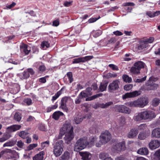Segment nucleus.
I'll return each instance as SVG.
<instances>
[{"label":"nucleus","instance_id":"nucleus-1","mask_svg":"<svg viewBox=\"0 0 160 160\" xmlns=\"http://www.w3.org/2000/svg\"><path fill=\"white\" fill-rule=\"evenodd\" d=\"M73 128L70 123H65L60 130L59 138H61L62 136L65 134L64 138V140L66 143L69 144L71 141L74 138V134L73 132Z\"/></svg>","mask_w":160,"mask_h":160},{"label":"nucleus","instance_id":"nucleus-2","mask_svg":"<svg viewBox=\"0 0 160 160\" xmlns=\"http://www.w3.org/2000/svg\"><path fill=\"white\" fill-rule=\"evenodd\" d=\"M148 99L147 97H142L134 101L128 102L127 105L130 107L142 108L148 103Z\"/></svg>","mask_w":160,"mask_h":160},{"label":"nucleus","instance_id":"nucleus-3","mask_svg":"<svg viewBox=\"0 0 160 160\" xmlns=\"http://www.w3.org/2000/svg\"><path fill=\"white\" fill-rule=\"evenodd\" d=\"M88 146V141L87 138L84 137L78 139L75 145L74 150L78 152Z\"/></svg>","mask_w":160,"mask_h":160},{"label":"nucleus","instance_id":"nucleus-4","mask_svg":"<svg viewBox=\"0 0 160 160\" xmlns=\"http://www.w3.org/2000/svg\"><path fill=\"white\" fill-rule=\"evenodd\" d=\"M21 127V125L16 124L8 127L7 128L6 132L3 134L2 137L6 141L7 140L11 137L10 133L19 130Z\"/></svg>","mask_w":160,"mask_h":160},{"label":"nucleus","instance_id":"nucleus-5","mask_svg":"<svg viewBox=\"0 0 160 160\" xmlns=\"http://www.w3.org/2000/svg\"><path fill=\"white\" fill-rule=\"evenodd\" d=\"M63 141L62 140L58 141L56 142L53 147V153L54 155L58 157L62 154L63 150Z\"/></svg>","mask_w":160,"mask_h":160},{"label":"nucleus","instance_id":"nucleus-6","mask_svg":"<svg viewBox=\"0 0 160 160\" xmlns=\"http://www.w3.org/2000/svg\"><path fill=\"white\" fill-rule=\"evenodd\" d=\"M111 138L110 133L107 130L102 132L100 136V141L102 144H106Z\"/></svg>","mask_w":160,"mask_h":160},{"label":"nucleus","instance_id":"nucleus-7","mask_svg":"<svg viewBox=\"0 0 160 160\" xmlns=\"http://www.w3.org/2000/svg\"><path fill=\"white\" fill-rule=\"evenodd\" d=\"M141 112L143 120H151L156 117L155 113L152 111L146 110Z\"/></svg>","mask_w":160,"mask_h":160},{"label":"nucleus","instance_id":"nucleus-8","mask_svg":"<svg viewBox=\"0 0 160 160\" xmlns=\"http://www.w3.org/2000/svg\"><path fill=\"white\" fill-rule=\"evenodd\" d=\"M120 81L119 80H115L110 83L108 87V92H114L119 88V84Z\"/></svg>","mask_w":160,"mask_h":160},{"label":"nucleus","instance_id":"nucleus-9","mask_svg":"<svg viewBox=\"0 0 160 160\" xmlns=\"http://www.w3.org/2000/svg\"><path fill=\"white\" fill-rule=\"evenodd\" d=\"M115 109L116 111L121 113L129 114L131 112L129 108L124 105H117L115 106Z\"/></svg>","mask_w":160,"mask_h":160},{"label":"nucleus","instance_id":"nucleus-10","mask_svg":"<svg viewBox=\"0 0 160 160\" xmlns=\"http://www.w3.org/2000/svg\"><path fill=\"white\" fill-rule=\"evenodd\" d=\"M141 92L140 90L135 91L132 92L127 93L122 96L123 99L129 98H133L138 97L141 95Z\"/></svg>","mask_w":160,"mask_h":160},{"label":"nucleus","instance_id":"nucleus-11","mask_svg":"<svg viewBox=\"0 0 160 160\" xmlns=\"http://www.w3.org/2000/svg\"><path fill=\"white\" fill-rule=\"evenodd\" d=\"M92 56H88L84 57L75 58L72 62L73 63H78L80 62H84L92 59L93 58Z\"/></svg>","mask_w":160,"mask_h":160},{"label":"nucleus","instance_id":"nucleus-12","mask_svg":"<svg viewBox=\"0 0 160 160\" xmlns=\"http://www.w3.org/2000/svg\"><path fill=\"white\" fill-rule=\"evenodd\" d=\"M113 148L118 151L124 150L125 148V141H122L121 142L114 143Z\"/></svg>","mask_w":160,"mask_h":160},{"label":"nucleus","instance_id":"nucleus-13","mask_svg":"<svg viewBox=\"0 0 160 160\" xmlns=\"http://www.w3.org/2000/svg\"><path fill=\"white\" fill-rule=\"evenodd\" d=\"M151 78H149L146 83V88L148 90H154L157 89L158 87V84L154 83L151 80Z\"/></svg>","mask_w":160,"mask_h":160},{"label":"nucleus","instance_id":"nucleus-14","mask_svg":"<svg viewBox=\"0 0 160 160\" xmlns=\"http://www.w3.org/2000/svg\"><path fill=\"white\" fill-rule=\"evenodd\" d=\"M160 145V141L158 140H152L149 143V147L151 149H155L158 148Z\"/></svg>","mask_w":160,"mask_h":160},{"label":"nucleus","instance_id":"nucleus-15","mask_svg":"<svg viewBox=\"0 0 160 160\" xmlns=\"http://www.w3.org/2000/svg\"><path fill=\"white\" fill-rule=\"evenodd\" d=\"M90 116L86 115H82L81 114H79L77 116L75 117L74 118V122L77 124H78L80 122H81L83 118H90Z\"/></svg>","mask_w":160,"mask_h":160},{"label":"nucleus","instance_id":"nucleus-16","mask_svg":"<svg viewBox=\"0 0 160 160\" xmlns=\"http://www.w3.org/2000/svg\"><path fill=\"white\" fill-rule=\"evenodd\" d=\"M20 48L21 51L23 52L26 55H28L30 51V49L28 45L23 43H21Z\"/></svg>","mask_w":160,"mask_h":160},{"label":"nucleus","instance_id":"nucleus-17","mask_svg":"<svg viewBox=\"0 0 160 160\" xmlns=\"http://www.w3.org/2000/svg\"><path fill=\"white\" fill-rule=\"evenodd\" d=\"M138 133V130L137 128H133L130 130V132L128 133V137L129 138H133L137 135Z\"/></svg>","mask_w":160,"mask_h":160},{"label":"nucleus","instance_id":"nucleus-18","mask_svg":"<svg viewBox=\"0 0 160 160\" xmlns=\"http://www.w3.org/2000/svg\"><path fill=\"white\" fill-rule=\"evenodd\" d=\"M150 135L149 132L147 131L140 132L138 135V138L140 140H143L147 138Z\"/></svg>","mask_w":160,"mask_h":160},{"label":"nucleus","instance_id":"nucleus-19","mask_svg":"<svg viewBox=\"0 0 160 160\" xmlns=\"http://www.w3.org/2000/svg\"><path fill=\"white\" fill-rule=\"evenodd\" d=\"M80 155L83 160H90L91 154L88 152H81Z\"/></svg>","mask_w":160,"mask_h":160},{"label":"nucleus","instance_id":"nucleus-20","mask_svg":"<svg viewBox=\"0 0 160 160\" xmlns=\"http://www.w3.org/2000/svg\"><path fill=\"white\" fill-rule=\"evenodd\" d=\"M152 137L160 138V128H157L154 129L152 132Z\"/></svg>","mask_w":160,"mask_h":160},{"label":"nucleus","instance_id":"nucleus-21","mask_svg":"<svg viewBox=\"0 0 160 160\" xmlns=\"http://www.w3.org/2000/svg\"><path fill=\"white\" fill-rule=\"evenodd\" d=\"M44 155L43 152H40L33 157V160H43Z\"/></svg>","mask_w":160,"mask_h":160},{"label":"nucleus","instance_id":"nucleus-22","mask_svg":"<svg viewBox=\"0 0 160 160\" xmlns=\"http://www.w3.org/2000/svg\"><path fill=\"white\" fill-rule=\"evenodd\" d=\"M90 142H88V147H90L94 145V142L97 139V138L95 136L93 137H91L90 138Z\"/></svg>","mask_w":160,"mask_h":160},{"label":"nucleus","instance_id":"nucleus-23","mask_svg":"<svg viewBox=\"0 0 160 160\" xmlns=\"http://www.w3.org/2000/svg\"><path fill=\"white\" fill-rule=\"evenodd\" d=\"M134 120L137 122H140L143 120L141 112L136 113L134 117Z\"/></svg>","mask_w":160,"mask_h":160},{"label":"nucleus","instance_id":"nucleus-24","mask_svg":"<svg viewBox=\"0 0 160 160\" xmlns=\"http://www.w3.org/2000/svg\"><path fill=\"white\" fill-rule=\"evenodd\" d=\"M137 153L141 155H147L148 153V151L147 148H142L139 149L137 151Z\"/></svg>","mask_w":160,"mask_h":160},{"label":"nucleus","instance_id":"nucleus-25","mask_svg":"<svg viewBox=\"0 0 160 160\" xmlns=\"http://www.w3.org/2000/svg\"><path fill=\"white\" fill-rule=\"evenodd\" d=\"M70 157V153L68 151H65L60 157V160H68Z\"/></svg>","mask_w":160,"mask_h":160},{"label":"nucleus","instance_id":"nucleus-26","mask_svg":"<svg viewBox=\"0 0 160 160\" xmlns=\"http://www.w3.org/2000/svg\"><path fill=\"white\" fill-rule=\"evenodd\" d=\"M134 66H135L140 71L141 68L144 67L145 64L142 61H139L135 62L134 64Z\"/></svg>","mask_w":160,"mask_h":160},{"label":"nucleus","instance_id":"nucleus-27","mask_svg":"<svg viewBox=\"0 0 160 160\" xmlns=\"http://www.w3.org/2000/svg\"><path fill=\"white\" fill-rule=\"evenodd\" d=\"M63 114L62 112L58 111L54 112L52 115V118L56 120H58L60 117L63 116Z\"/></svg>","mask_w":160,"mask_h":160},{"label":"nucleus","instance_id":"nucleus-28","mask_svg":"<svg viewBox=\"0 0 160 160\" xmlns=\"http://www.w3.org/2000/svg\"><path fill=\"white\" fill-rule=\"evenodd\" d=\"M16 142V140H12L3 144V147H11L14 146Z\"/></svg>","mask_w":160,"mask_h":160},{"label":"nucleus","instance_id":"nucleus-29","mask_svg":"<svg viewBox=\"0 0 160 160\" xmlns=\"http://www.w3.org/2000/svg\"><path fill=\"white\" fill-rule=\"evenodd\" d=\"M113 104L112 102L110 101L106 103L105 104L103 103L99 104H98V107L102 108H108L110 106Z\"/></svg>","mask_w":160,"mask_h":160},{"label":"nucleus","instance_id":"nucleus-30","mask_svg":"<svg viewBox=\"0 0 160 160\" xmlns=\"http://www.w3.org/2000/svg\"><path fill=\"white\" fill-rule=\"evenodd\" d=\"M102 95V93L97 94L96 95H94L92 96L87 98L86 99V101H91L94 99L97 98L98 97H101Z\"/></svg>","mask_w":160,"mask_h":160},{"label":"nucleus","instance_id":"nucleus-31","mask_svg":"<svg viewBox=\"0 0 160 160\" xmlns=\"http://www.w3.org/2000/svg\"><path fill=\"white\" fill-rule=\"evenodd\" d=\"M122 78L123 81L126 82L130 83L132 81V79L126 74H124L122 76Z\"/></svg>","mask_w":160,"mask_h":160},{"label":"nucleus","instance_id":"nucleus-32","mask_svg":"<svg viewBox=\"0 0 160 160\" xmlns=\"http://www.w3.org/2000/svg\"><path fill=\"white\" fill-rule=\"evenodd\" d=\"M109 156L108 153L106 152H101L99 154V158L100 159L103 160L104 159L108 158Z\"/></svg>","mask_w":160,"mask_h":160},{"label":"nucleus","instance_id":"nucleus-33","mask_svg":"<svg viewBox=\"0 0 160 160\" xmlns=\"http://www.w3.org/2000/svg\"><path fill=\"white\" fill-rule=\"evenodd\" d=\"M147 46V44L143 40L140 42L138 47V49L139 50H142L146 48Z\"/></svg>","mask_w":160,"mask_h":160},{"label":"nucleus","instance_id":"nucleus-34","mask_svg":"<svg viewBox=\"0 0 160 160\" xmlns=\"http://www.w3.org/2000/svg\"><path fill=\"white\" fill-rule=\"evenodd\" d=\"M108 83L107 82L101 83L99 87L100 91L102 92L106 90Z\"/></svg>","mask_w":160,"mask_h":160},{"label":"nucleus","instance_id":"nucleus-35","mask_svg":"<svg viewBox=\"0 0 160 160\" xmlns=\"http://www.w3.org/2000/svg\"><path fill=\"white\" fill-rule=\"evenodd\" d=\"M131 72L133 74H137L140 73V70L138 69L135 66L132 67L130 69Z\"/></svg>","mask_w":160,"mask_h":160},{"label":"nucleus","instance_id":"nucleus-36","mask_svg":"<svg viewBox=\"0 0 160 160\" xmlns=\"http://www.w3.org/2000/svg\"><path fill=\"white\" fill-rule=\"evenodd\" d=\"M81 96V97L83 99L84 98H85L88 97V96H90V93L89 92H87L85 91H82L81 92L80 94H79Z\"/></svg>","mask_w":160,"mask_h":160},{"label":"nucleus","instance_id":"nucleus-37","mask_svg":"<svg viewBox=\"0 0 160 160\" xmlns=\"http://www.w3.org/2000/svg\"><path fill=\"white\" fill-rule=\"evenodd\" d=\"M90 132L93 134H96L99 132V129L97 127H91L89 130Z\"/></svg>","mask_w":160,"mask_h":160},{"label":"nucleus","instance_id":"nucleus-38","mask_svg":"<svg viewBox=\"0 0 160 160\" xmlns=\"http://www.w3.org/2000/svg\"><path fill=\"white\" fill-rule=\"evenodd\" d=\"M160 103V100L158 98H155L152 100V105L154 107L157 106Z\"/></svg>","mask_w":160,"mask_h":160},{"label":"nucleus","instance_id":"nucleus-39","mask_svg":"<svg viewBox=\"0 0 160 160\" xmlns=\"http://www.w3.org/2000/svg\"><path fill=\"white\" fill-rule=\"evenodd\" d=\"M62 90V89L59 91L58 92L56 93L55 94V95L52 97V101L53 102V101L56 100L60 96V95L61 94V90Z\"/></svg>","mask_w":160,"mask_h":160},{"label":"nucleus","instance_id":"nucleus-40","mask_svg":"<svg viewBox=\"0 0 160 160\" xmlns=\"http://www.w3.org/2000/svg\"><path fill=\"white\" fill-rule=\"evenodd\" d=\"M22 118L21 114L19 112L16 113L14 115V119L18 121L19 122Z\"/></svg>","mask_w":160,"mask_h":160},{"label":"nucleus","instance_id":"nucleus-41","mask_svg":"<svg viewBox=\"0 0 160 160\" xmlns=\"http://www.w3.org/2000/svg\"><path fill=\"white\" fill-rule=\"evenodd\" d=\"M117 76V74L115 72L108 73L106 75V78H115Z\"/></svg>","mask_w":160,"mask_h":160},{"label":"nucleus","instance_id":"nucleus-42","mask_svg":"<svg viewBox=\"0 0 160 160\" xmlns=\"http://www.w3.org/2000/svg\"><path fill=\"white\" fill-rule=\"evenodd\" d=\"M67 76L68 78V79L70 83H71L73 81V78H72V74L71 72H68L67 73Z\"/></svg>","mask_w":160,"mask_h":160},{"label":"nucleus","instance_id":"nucleus-43","mask_svg":"<svg viewBox=\"0 0 160 160\" xmlns=\"http://www.w3.org/2000/svg\"><path fill=\"white\" fill-rule=\"evenodd\" d=\"M28 134L27 132L22 131L19 133V135L20 137L24 139L27 137V135Z\"/></svg>","mask_w":160,"mask_h":160},{"label":"nucleus","instance_id":"nucleus-44","mask_svg":"<svg viewBox=\"0 0 160 160\" xmlns=\"http://www.w3.org/2000/svg\"><path fill=\"white\" fill-rule=\"evenodd\" d=\"M22 74L23 76L22 78L23 79H27L30 76L27 70L24 71L22 73Z\"/></svg>","mask_w":160,"mask_h":160},{"label":"nucleus","instance_id":"nucleus-45","mask_svg":"<svg viewBox=\"0 0 160 160\" xmlns=\"http://www.w3.org/2000/svg\"><path fill=\"white\" fill-rule=\"evenodd\" d=\"M119 121L120 122V125L121 126H123L125 123V118L124 117H121L119 118Z\"/></svg>","mask_w":160,"mask_h":160},{"label":"nucleus","instance_id":"nucleus-46","mask_svg":"<svg viewBox=\"0 0 160 160\" xmlns=\"http://www.w3.org/2000/svg\"><path fill=\"white\" fill-rule=\"evenodd\" d=\"M41 46L43 48H48L50 46V44L47 41H44L42 42Z\"/></svg>","mask_w":160,"mask_h":160},{"label":"nucleus","instance_id":"nucleus-47","mask_svg":"<svg viewBox=\"0 0 160 160\" xmlns=\"http://www.w3.org/2000/svg\"><path fill=\"white\" fill-rule=\"evenodd\" d=\"M154 38L153 37H150L148 38L144 39V42L148 44V43H151L154 41Z\"/></svg>","mask_w":160,"mask_h":160},{"label":"nucleus","instance_id":"nucleus-48","mask_svg":"<svg viewBox=\"0 0 160 160\" xmlns=\"http://www.w3.org/2000/svg\"><path fill=\"white\" fill-rule=\"evenodd\" d=\"M38 146L37 143H33L30 144L27 147V150L28 151Z\"/></svg>","mask_w":160,"mask_h":160},{"label":"nucleus","instance_id":"nucleus-49","mask_svg":"<svg viewBox=\"0 0 160 160\" xmlns=\"http://www.w3.org/2000/svg\"><path fill=\"white\" fill-rule=\"evenodd\" d=\"M49 141H47L45 142H43L41 143V146L42 148H44L45 147H48L49 146Z\"/></svg>","mask_w":160,"mask_h":160},{"label":"nucleus","instance_id":"nucleus-50","mask_svg":"<svg viewBox=\"0 0 160 160\" xmlns=\"http://www.w3.org/2000/svg\"><path fill=\"white\" fill-rule=\"evenodd\" d=\"M102 33L101 31L100 30L97 31L93 32V36L94 37L96 38L100 35Z\"/></svg>","mask_w":160,"mask_h":160},{"label":"nucleus","instance_id":"nucleus-51","mask_svg":"<svg viewBox=\"0 0 160 160\" xmlns=\"http://www.w3.org/2000/svg\"><path fill=\"white\" fill-rule=\"evenodd\" d=\"M132 84H128L125 85L124 87V88L125 90L128 91L132 89Z\"/></svg>","mask_w":160,"mask_h":160},{"label":"nucleus","instance_id":"nucleus-52","mask_svg":"<svg viewBox=\"0 0 160 160\" xmlns=\"http://www.w3.org/2000/svg\"><path fill=\"white\" fill-rule=\"evenodd\" d=\"M108 67L113 70L118 71L119 70L118 67L113 64H110L108 65Z\"/></svg>","mask_w":160,"mask_h":160},{"label":"nucleus","instance_id":"nucleus-53","mask_svg":"<svg viewBox=\"0 0 160 160\" xmlns=\"http://www.w3.org/2000/svg\"><path fill=\"white\" fill-rule=\"evenodd\" d=\"M155 157L157 160H160V149L157 151L154 154Z\"/></svg>","mask_w":160,"mask_h":160},{"label":"nucleus","instance_id":"nucleus-54","mask_svg":"<svg viewBox=\"0 0 160 160\" xmlns=\"http://www.w3.org/2000/svg\"><path fill=\"white\" fill-rule=\"evenodd\" d=\"M17 146L21 148H23L24 146V143L21 140L18 141L17 144Z\"/></svg>","mask_w":160,"mask_h":160},{"label":"nucleus","instance_id":"nucleus-55","mask_svg":"<svg viewBox=\"0 0 160 160\" xmlns=\"http://www.w3.org/2000/svg\"><path fill=\"white\" fill-rule=\"evenodd\" d=\"M82 99L81 96L79 95L75 99V103L76 104H79L81 102Z\"/></svg>","mask_w":160,"mask_h":160},{"label":"nucleus","instance_id":"nucleus-56","mask_svg":"<svg viewBox=\"0 0 160 160\" xmlns=\"http://www.w3.org/2000/svg\"><path fill=\"white\" fill-rule=\"evenodd\" d=\"M24 102L25 103H26L28 105H30L32 104V100L29 98H27L25 99Z\"/></svg>","mask_w":160,"mask_h":160},{"label":"nucleus","instance_id":"nucleus-57","mask_svg":"<svg viewBox=\"0 0 160 160\" xmlns=\"http://www.w3.org/2000/svg\"><path fill=\"white\" fill-rule=\"evenodd\" d=\"M8 62L15 65H17L20 63V61L18 60H10Z\"/></svg>","mask_w":160,"mask_h":160},{"label":"nucleus","instance_id":"nucleus-58","mask_svg":"<svg viewBox=\"0 0 160 160\" xmlns=\"http://www.w3.org/2000/svg\"><path fill=\"white\" fill-rule=\"evenodd\" d=\"M147 127V125L145 124H140L138 127V129L139 130H144Z\"/></svg>","mask_w":160,"mask_h":160},{"label":"nucleus","instance_id":"nucleus-59","mask_svg":"<svg viewBox=\"0 0 160 160\" xmlns=\"http://www.w3.org/2000/svg\"><path fill=\"white\" fill-rule=\"evenodd\" d=\"M16 5V3L14 2H12V4L10 5H7L6 7L8 9H11L14 7Z\"/></svg>","mask_w":160,"mask_h":160},{"label":"nucleus","instance_id":"nucleus-60","mask_svg":"<svg viewBox=\"0 0 160 160\" xmlns=\"http://www.w3.org/2000/svg\"><path fill=\"white\" fill-rule=\"evenodd\" d=\"M146 77L145 76V77H144L143 78H141L136 79V80L135 82H138V83L142 82L145 81L146 80Z\"/></svg>","mask_w":160,"mask_h":160},{"label":"nucleus","instance_id":"nucleus-61","mask_svg":"<svg viewBox=\"0 0 160 160\" xmlns=\"http://www.w3.org/2000/svg\"><path fill=\"white\" fill-rule=\"evenodd\" d=\"M45 67L44 65H40L38 68V69L39 71L41 72H44L45 71Z\"/></svg>","mask_w":160,"mask_h":160},{"label":"nucleus","instance_id":"nucleus-62","mask_svg":"<svg viewBox=\"0 0 160 160\" xmlns=\"http://www.w3.org/2000/svg\"><path fill=\"white\" fill-rule=\"evenodd\" d=\"M146 15L148 16L150 18H153L155 17L154 12L151 11H148L146 12Z\"/></svg>","mask_w":160,"mask_h":160},{"label":"nucleus","instance_id":"nucleus-63","mask_svg":"<svg viewBox=\"0 0 160 160\" xmlns=\"http://www.w3.org/2000/svg\"><path fill=\"white\" fill-rule=\"evenodd\" d=\"M116 41L115 38L113 37L111 38L110 40L107 41V43L108 44H109L112 43H114Z\"/></svg>","mask_w":160,"mask_h":160},{"label":"nucleus","instance_id":"nucleus-64","mask_svg":"<svg viewBox=\"0 0 160 160\" xmlns=\"http://www.w3.org/2000/svg\"><path fill=\"white\" fill-rule=\"evenodd\" d=\"M100 18V17L99 16L98 18H92L89 19L88 20V22L89 23H92L98 20V19Z\"/></svg>","mask_w":160,"mask_h":160}]
</instances>
